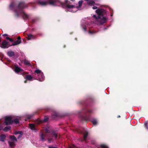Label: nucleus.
Here are the masks:
<instances>
[{
    "label": "nucleus",
    "mask_w": 148,
    "mask_h": 148,
    "mask_svg": "<svg viewBox=\"0 0 148 148\" xmlns=\"http://www.w3.org/2000/svg\"><path fill=\"white\" fill-rule=\"evenodd\" d=\"M92 111L91 110H86L85 112H81L80 113H83L85 116H87L88 115L87 114V113H91Z\"/></svg>",
    "instance_id": "dca6fc26"
},
{
    "label": "nucleus",
    "mask_w": 148,
    "mask_h": 148,
    "mask_svg": "<svg viewBox=\"0 0 148 148\" xmlns=\"http://www.w3.org/2000/svg\"><path fill=\"white\" fill-rule=\"evenodd\" d=\"M75 147V146L74 145H71V146H70V148H74Z\"/></svg>",
    "instance_id": "473e14b6"
},
{
    "label": "nucleus",
    "mask_w": 148,
    "mask_h": 148,
    "mask_svg": "<svg viewBox=\"0 0 148 148\" xmlns=\"http://www.w3.org/2000/svg\"><path fill=\"white\" fill-rule=\"evenodd\" d=\"M96 12L97 14V16L95 15H93L95 23L97 25H100L106 23L108 18L103 16V15L106 13V11L103 9H98L96 10Z\"/></svg>",
    "instance_id": "f03ea898"
},
{
    "label": "nucleus",
    "mask_w": 148,
    "mask_h": 148,
    "mask_svg": "<svg viewBox=\"0 0 148 148\" xmlns=\"http://www.w3.org/2000/svg\"><path fill=\"white\" fill-rule=\"evenodd\" d=\"M6 39H7V40H9L10 39V38L8 37H6Z\"/></svg>",
    "instance_id": "4c0bfd02"
},
{
    "label": "nucleus",
    "mask_w": 148,
    "mask_h": 148,
    "mask_svg": "<svg viewBox=\"0 0 148 148\" xmlns=\"http://www.w3.org/2000/svg\"><path fill=\"white\" fill-rule=\"evenodd\" d=\"M15 134H19L20 135H23V132L21 131H19L18 132H16Z\"/></svg>",
    "instance_id": "a878e982"
},
{
    "label": "nucleus",
    "mask_w": 148,
    "mask_h": 148,
    "mask_svg": "<svg viewBox=\"0 0 148 148\" xmlns=\"http://www.w3.org/2000/svg\"><path fill=\"white\" fill-rule=\"evenodd\" d=\"M70 0L72 1H74V0Z\"/></svg>",
    "instance_id": "79ce46f5"
},
{
    "label": "nucleus",
    "mask_w": 148,
    "mask_h": 148,
    "mask_svg": "<svg viewBox=\"0 0 148 148\" xmlns=\"http://www.w3.org/2000/svg\"><path fill=\"white\" fill-rule=\"evenodd\" d=\"M21 43V40H18L14 42L12 46H15L20 44Z\"/></svg>",
    "instance_id": "4468645a"
},
{
    "label": "nucleus",
    "mask_w": 148,
    "mask_h": 148,
    "mask_svg": "<svg viewBox=\"0 0 148 148\" xmlns=\"http://www.w3.org/2000/svg\"><path fill=\"white\" fill-rule=\"evenodd\" d=\"M49 148H57L56 147H54L53 146H52L51 147H49Z\"/></svg>",
    "instance_id": "c9c22d12"
},
{
    "label": "nucleus",
    "mask_w": 148,
    "mask_h": 148,
    "mask_svg": "<svg viewBox=\"0 0 148 148\" xmlns=\"http://www.w3.org/2000/svg\"><path fill=\"white\" fill-rule=\"evenodd\" d=\"M52 134L53 136V137L55 138H57L58 134L56 132H53L52 133Z\"/></svg>",
    "instance_id": "4be33fe9"
},
{
    "label": "nucleus",
    "mask_w": 148,
    "mask_h": 148,
    "mask_svg": "<svg viewBox=\"0 0 148 148\" xmlns=\"http://www.w3.org/2000/svg\"><path fill=\"white\" fill-rule=\"evenodd\" d=\"M29 126L30 128L34 132H36V129L35 127V125L33 124H29Z\"/></svg>",
    "instance_id": "9d476101"
},
{
    "label": "nucleus",
    "mask_w": 148,
    "mask_h": 148,
    "mask_svg": "<svg viewBox=\"0 0 148 148\" xmlns=\"http://www.w3.org/2000/svg\"><path fill=\"white\" fill-rule=\"evenodd\" d=\"M97 7L95 6H94L92 8V9L93 10L96 9H97Z\"/></svg>",
    "instance_id": "72a5a7b5"
},
{
    "label": "nucleus",
    "mask_w": 148,
    "mask_h": 148,
    "mask_svg": "<svg viewBox=\"0 0 148 148\" xmlns=\"http://www.w3.org/2000/svg\"><path fill=\"white\" fill-rule=\"evenodd\" d=\"M145 127L147 129H148V122H146L145 123Z\"/></svg>",
    "instance_id": "cd10ccee"
},
{
    "label": "nucleus",
    "mask_w": 148,
    "mask_h": 148,
    "mask_svg": "<svg viewBox=\"0 0 148 148\" xmlns=\"http://www.w3.org/2000/svg\"><path fill=\"white\" fill-rule=\"evenodd\" d=\"M10 40V41L11 42H13V40L12 39H11L10 38V39L9 40Z\"/></svg>",
    "instance_id": "e433bc0d"
},
{
    "label": "nucleus",
    "mask_w": 148,
    "mask_h": 148,
    "mask_svg": "<svg viewBox=\"0 0 148 148\" xmlns=\"http://www.w3.org/2000/svg\"><path fill=\"white\" fill-rule=\"evenodd\" d=\"M52 140V138H49L48 140V143H50Z\"/></svg>",
    "instance_id": "c756f323"
},
{
    "label": "nucleus",
    "mask_w": 148,
    "mask_h": 148,
    "mask_svg": "<svg viewBox=\"0 0 148 148\" xmlns=\"http://www.w3.org/2000/svg\"><path fill=\"white\" fill-rule=\"evenodd\" d=\"M77 131H78V132L79 133H83V134L84 139L85 140H86L87 137V136L88 135V132L86 131H84V132H83L82 130H81L80 129H79V132L78 130Z\"/></svg>",
    "instance_id": "6e6552de"
},
{
    "label": "nucleus",
    "mask_w": 148,
    "mask_h": 148,
    "mask_svg": "<svg viewBox=\"0 0 148 148\" xmlns=\"http://www.w3.org/2000/svg\"><path fill=\"white\" fill-rule=\"evenodd\" d=\"M25 78L28 80L31 81L33 79V77L30 75H28L26 76Z\"/></svg>",
    "instance_id": "aec40b11"
},
{
    "label": "nucleus",
    "mask_w": 148,
    "mask_h": 148,
    "mask_svg": "<svg viewBox=\"0 0 148 148\" xmlns=\"http://www.w3.org/2000/svg\"><path fill=\"white\" fill-rule=\"evenodd\" d=\"M10 139L11 140V141L16 142L17 141V139L16 137L14 136H10Z\"/></svg>",
    "instance_id": "f3484780"
},
{
    "label": "nucleus",
    "mask_w": 148,
    "mask_h": 148,
    "mask_svg": "<svg viewBox=\"0 0 148 148\" xmlns=\"http://www.w3.org/2000/svg\"><path fill=\"white\" fill-rule=\"evenodd\" d=\"M95 33V32L94 31H90V30H89V34L91 35L93 34H94Z\"/></svg>",
    "instance_id": "7c9ffc66"
},
{
    "label": "nucleus",
    "mask_w": 148,
    "mask_h": 148,
    "mask_svg": "<svg viewBox=\"0 0 148 148\" xmlns=\"http://www.w3.org/2000/svg\"><path fill=\"white\" fill-rule=\"evenodd\" d=\"M18 40H21V38L20 36H19L18 37Z\"/></svg>",
    "instance_id": "58836bf2"
},
{
    "label": "nucleus",
    "mask_w": 148,
    "mask_h": 148,
    "mask_svg": "<svg viewBox=\"0 0 148 148\" xmlns=\"http://www.w3.org/2000/svg\"><path fill=\"white\" fill-rule=\"evenodd\" d=\"M120 117V115L118 116V117Z\"/></svg>",
    "instance_id": "37998d69"
},
{
    "label": "nucleus",
    "mask_w": 148,
    "mask_h": 148,
    "mask_svg": "<svg viewBox=\"0 0 148 148\" xmlns=\"http://www.w3.org/2000/svg\"><path fill=\"white\" fill-rule=\"evenodd\" d=\"M14 122L16 124L18 123H19V119L17 118L13 119L11 116H8L5 117L4 123H5V125H7L11 124Z\"/></svg>",
    "instance_id": "20e7f679"
},
{
    "label": "nucleus",
    "mask_w": 148,
    "mask_h": 148,
    "mask_svg": "<svg viewBox=\"0 0 148 148\" xmlns=\"http://www.w3.org/2000/svg\"><path fill=\"white\" fill-rule=\"evenodd\" d=\"M68 0H65L64 3L59 0H48L46 1L43 0H38L37 3L42 6L49 4L53 6H61L63 8H66L67 11L74 12L79 10L83 2L82 1H80L78 2L79 6H75L72 5H69L68 4Z\"/></svg>",
    "instance_id": "f257e3e1"
},
{
    "label": "nucleus",
    "mask_w": 148,
    "mask_h": 148,
    "mask_svg": "<svg viewBox=\"0 0 148 148\" xmlns=\"http://www.w3.org/2000/svg\"><path fill=\"white\" fill-rule=\"evenodd\" d=\"M33 116L32 114H28L26 116V117L27 118V119H30Z\"/></svg>",
    "instance_id": "5701e85b"
},
{
    "label": "nucleus",
    "mask_w": 148,
    "mask_h": 148,
    "mask_svg": "<svg viewBox=\"0 0 148 148\" xmlns=\"http://www.w3.org/2000/svg\"><path fill=\"white\" fill-rule=\"evenodd\" d=\"M45 132L46 133H49L50 132V127H47L45 129Z\"/></svg>",
    "instance_id": "6ab92c4d"
},
{
    "label": "nucleus",
    "mask_w": 148,
    "mask_h": 148,
    "mask_svg": "<svg viewBox=\"0 0 148 148\" xmlns=\"http://www.w3.org/2000/svg\"><path fill=\"white\" fill-rule=\"evenodd\" d=\"M7 35V34H4L3 35V36H6Z\"/></svg>",
    "instance_id": "ea45409f"
},
{
    "label": "nucleus",
    "mask_w": 148,
    "mask_h": 148,
    "mask_svg": "<svg viewBox=\"0 0 148 148\" xmlns=\"http://www.w3.org/2000/svg\"><path fill=\"white\" fill-rule=\"evenodd\" d=\"M4 123L0 124V130H1L3 129V125Z\"/></svg>",
    "instance_id": "c85d7f7f"
},
{
    "label": "nucleus",
    "mask_w": 148,
    "mask_h": 148,
    "mask_svg": "<svg viewBox=\"0 0 148 148\" xmlns=\"http://www.w3.org/2000/svg\"><path fill=\"white\" fill-rule=\"evenodd\" d=\"M28 37L27 39L28 40L33 39L35 38V37L34 36L31 34H28Z\"/></svg>",
    "instance_id": "2eb2a0df"
},
{
    "label": "nucleus",
    "mask_w": 148,
    "mask_h": 148,
    "mask_svg": "<svg viewBox=\"0 0 148 148\" xmlns=\"http://www.w3.org/2000/svg\"><path fill=\"white\" fill-rule=\"evenodd\" d=\"M22 135H19V136L17 137V138L18 139H19L20 138H21V136H22Z\"/></svg>",
    "instance_id": "f704fd0d"
},
{
    "label": "nucleus",
    "mask_w": 148,
    "mask_h": 148,
    "mask_svg": "<svg viewBox=\"0 0 148 148\" xmlns=\"http://www.w3.org/2000/svg\"><path fill=\"white\" fill-rule=\"evenodd\" d=\"M11 127L9 126H7L3 128V130L7 132L10 129Z\"/></svg>",
    "instance_id": "412c9836"
},
{
    "label": "nucleus",
    "mask_w": 148,
    "mask_h": 148,
    "mask_svg": "<svg viewBox=\"0 0 148 148\" xmlns=\"http://www.w3.org/2000/svg\"><path fill=\"white\" fill-rule=\"evenodd\" d=\"M48 120V118L47 117H45V118H44V122H46Z\"/></svg>",
    "instance_id": "2f4dec72"
},
{
    "label": "nucleus",
    "mask_w": 148,
    "mask_h": 148,
    "mask_svg": "<svg viewBox=\"0 0 148 148\" xmlns=\"http://www.w3.org/2000/svg\"><path fill=\"white\" fill-rule=\"evenodd\" d=\"M101 148H108L107 146L105 145L102 144L100 145Z\"/></svg>",
    "instance_id": "bb28decb"
},
{
    "label": "nucleus",
    "mask_w": 148,
    "mask_h": 148,
    "mask_svg": "<svg viewBox=\"0 0 148 148\" xmlns=\"http://www.w3.org/2000/svg\"><path fill=\"white\" fill-rule=\"evenodd\" d=\"M87 1V3L89 5H92L95 3L94 0H85Z\"/></svg>",
    "instance_id": "9b49d317"
},
{
    "label": "nucleus",
    "mask_w": 148,
    "mask_h": 148,
    "mask_svg": "<svg viewBox=\"0 0 148 148\" xmlns=\"http://www.w3.org/2000/svg\"><path fill=\"white\" fill-rule=\"evenodd\" d=\"M7 54L10 57L14 56V53L12 51H10L7 52Z\"/></svg>",
    "instance_id": "ddd939ff"
},
{
    "label": "nucleus",
    "mask_w": 148,
    "mask_h": 148,
    "mask_svg": "<svg viewBox=\"0 0 148 148\" xmlns=\"http://www.w3.org/2000/svg\"><path fill=\"white\" fill-rule=\"evenodd\" d=\"M40 135L41 140L42 141L44 142L46 140L47 134H44V133L41 132Z\"/></svg>",
    "instance_id": "1a4fd4ad"
},
{
    "label": "nucleus",
    "mask_w": 148,
    "mask_h": 148,
    "mask_svg": "<svg viewBox=\"0 0 148 148\" xmlns=\"http://www.w3.org/2000/svg\"><path fill=\"white\" fill-rule=\"evenodd\" d=\"M6 138V136L4 134H2L0 136V141L2 142L5 141Z\"/></svg>",
    "instance_id": "f8f14e48"
},
{
    "label": "nucleus",
    "mask_w": 148,
    "mask_h": 148,
    "mask_svg": "<svg viewBox=\"0 0 148 148\" xmlns=\"http://www.w3.org/2000/svg\"><path fill=\"white\" fill-rule=\"evenodd\" d=\"M34 72L36 73L35 75L38 76L37 77V80L40 82L43 81L45 79V77H44L43 73L39 69H36Z\"/></svg>",
    "instance_id": "39448f33"
},
{
    "label": "nucleus",
    "mask_w": 148,
    "mask_h": 148,
    "mask_svg": "<svg viewBox=\"0 0 148 148\" xmlns=\"http://www.w3.org/2000/svg\"><path fill=\"white\" fill-rule=\"evenodd\" d=\"M14 71L17 73L22 74L23 73V70L18 66H15Z\"/></svg>",
    "instance_id": "0eeeda50"
},
{
    "label": "nucleus",
    "mask_w": 148,
    "mask_h": 148,
    "mask_svg": "<svg viewBox=\"0 0 148 148\" xmlns=\"http://www.w3.org/2000/svg\"><path fill=\"white\" fill-rule=\"evenodd\" d=\"M92 123L94 125H96L97 123V122L95 119H94L92 121Z\"/></svg>",
    "instance_id": "b1692460"
},
{
    "label": "nucleus",
    "mask_w": 148,
    "mask_h": 148,
    "mask_svg": "<svg viewBox=\"0 0 148 148\" xmlns=\"http://www.w3.org/2000/svg\"><path fill=\"white\" fill-rule=\"evenodd\" d=\"M25 7V3L23 2L19 3L18 6L17 8H15V3H12L9 6V8L10 10H13L14 8H15L14 10V12L15 15L18 17L19 15L22 16L24 19H27L28 18V16L23 11L22 9Z\"/></svg>",
    "instance_id": "7ed1b4c3"
},
{
    "label": "nucleus",
    "mask_w": 148,
    "mask_h": 148,
    "mask_svg": "<svg viewBox=\"0 0 148 148\" xmlns=\"http://www.w3.org/2000/svg\"><path fill=\"white\" fill-rule=\"evenodd\" d=\"M26 82H27V81H26V80H25V81H24V82H25V83H26Z\"/></svg>",
    "instance_id": "a19ab883"
},
{
    "label": "nucleus",
    "mask_w": 148,
    "mask_h": 148,
    "mask_svg": "<svg viewBox=\"0 0 148 148\" xmlns=\"http://www.w3.org/2000/svg\"><path fill=\"white\" fill-rule=\"evenodd\" d=\"M24 63L25 64L27 65H30V63L27 60H24Z\"/></svg>",
    "instance_id": "393cba45"
},
{
    "label": "nucleus",
    "mask_w": 148,
    "mask_h": 148,
    "mask_svg": "<svg viewBox=\"0 0 148 148\" xmlns=\"http://www.w3.org/2000/svg\"><path fill=\"white\" fill-rule=\"evenodd\" d=\"M81 25L85 32L89 31L90 29L89 26L90 25H89L88 22H86L84 21H82Z\"/></svg>",
    "instance_id": "423d86ee"
},
{
    "label": "nucleus",
    "mask_w": 148,
    "mask_h": 148,
    "mask_svg": "<svg viewBox=\"0 0 148 148\" xmlns=\"http://www.w3.org/2000/svg\"><path fill=\"white\" fill-rule=\"evenodd\" d=\"M15 142L12 141H9L8 142L9 144L11 147H12L15 145Z\"/></svg>",
    "instance_id": "a211bd4d"
}]
</instances>
